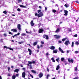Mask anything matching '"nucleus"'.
Segmentation results:
<instances>
[{
    "label": "nucleus",
    "mask_w": 79,
    "mask_h": 79,
    "mask_svg": "<svg viewBox=\"0 0 79 79\" xmlns=\"http://www.w3.org/2000/svg\"><path fill=\"white\" fill-rule=\"evenodd\" d=\"M74 37H77V34H76L74 35Z\"/></svg>",
    "instance_id": "46"
},
{
    "label": "nucleus",
    "mask_w": 79,
    "mask_h": 79,
    "mask_svg": "<svg viewBox=\"0 0 79 79\" xmlns=\"http://www.w3.org/2000/svg\"><path fill=\"white\" fill-rule=\"evenodd\" d=\"M8 49H9L10 50H12V51L13 50V49L12 48H8Z\"/></svg>",
    "instance_id": "34"
},
{
    "label": "nucleus",
    "mask_w": 79,
    "mask_h": 79,
    "mask_svg": "<svg viewBox=\"0 0 79 79\" xmlns=\"http://www.w3.org/2000/svg\"><path fill=\"white\" fill-rule=\"evenodd\" d=\"M40 12H41V10H39L38 12V13H40Z\"/></svg>",
    "instance_id": "50"
},
{
    "label": "nucleus",
    "mask_w": 79,
    "mask_h": 79,
    "mask_svg": "<svg viewBox=\"0 0 79 79\" xmlns=\"http://www.w3.org/2000/svg\"><path fill=\"white\" fill-rule=\"evenodd\" d=\"M49 76H50L49 74H47L46 76V79H48V77H49Z\"/></svg>",
    "instance_id": "24"
},
{
    "label": "nucleus",
    "mask_w": 79,
    "mask_h": 79,
    "mask_svg": "<svg viewBox=\"0 0 79 79\" xmlns=\"http://www.w3.org/2000/svg\"><path fill=\"white\" fill-rule=\"evenodd\" d=\"M22 77H23V78H24V77H25L26 76V73H25V72L22 73Z\"/></svg>",
    "instance_id": "8"
},
{
    "label": "nucleus",
    "mask_w": 79,
    "mask_h": 79,
    "mask_svg": "<svg viewBox=\"0 0 79 79\" xmlns=\"http://www.w3.org/2000/svg\"><path fill=\"white\" fill-rule=\"evenodd\" d=\"M64 12L65 13V14H64V15L65 16H68V12L66 10H64Z\"/></svg>",
    "instance_id": "10"
},
{
    "label": "nucleus",
    "mask_w": 79,
    "mask_h": 79,
    "mask_svg": "<svg viewBox=\"0 0 79 79\" xmlns=\"http://www.w3.org/2000/svg\"><path fill=\"white\" fill-rule=\"evenodd\" d=\"M29 74L30 75V76L31 77H32V78H33V76L30 73H29Z\"/></svg>",
    "instance_id": "40"
},
{
    "label": "nucleus",
    "mask_w": 79,
    "mask_h": 79,
    "mask_svg": "<svg viewBox=\"0 0 79 79\" xmlns=\"http://www.w3.org/2000/svg\"><path fill=\"white\" fill-rule=\"evenodd\" d=\"M3 35L4 36V37H7V34H6V33H4L3 34Z\"/></svg>",
    "instance_id": "28"
},
{
    "label": "nucleus",
    "mask_w": 79,
    "mask_h": 79,
    "mask_svg": "<svg viewBox=\"0 0 79 79\" xmlns=\"http://www.w3.org/2000/svg\"><path fill=\"white\" fill-rule=\"evenodd\" d=\"M3 13L5 14V15H7V12H6V10L4 11L3 12Z\"/></svg>",
    "instance_id": "25"
},
{
    "label": "nucleus",
    "mask_w": 79,
    "mask_h": 79,
    "mask_svg": "<svg viewBox=\"0 0 79 79\" xmlns=\"http://www.w3.org/2000/svg\"><path fill=\"white\" fill-rule=\"evenodd\" d=\"M21 35L22 36H26V34L24 33H22Z\"/></svg>",
    "instance_id": "36"
},
{
    "label": "nucleus",
    "mask_w": 79,
    "mask_h": 79,
    "mask_svg": "<svg viewBox=\"0 0 79 79\" xmlns=\"http://www.w3.org/2000/svg\"><path fill=\"white\" fill-rule=\"evenodd\" d=\"M75 71H77V67H76L75 68Z\"/></svg>",
    "instance_id": "51"
},
{
    "label": "nucleus",
    "mask_w": 79,
    "mask_h": 79,
    "mask_svg": "<svg viewBox=\"0 0 79 79\" xmlns=\"http://www.w3.org/2000/svg\"><path fill=\"white\" fill-rule=\"evenodd\" d=\"M60 68V65L59 64L58 65L57 67L56 68V70L58 71V70Z\"/></svg>",
    "instance_id": "14"
},
{
    "label": "nucleus",
    "mask_w": 79,
    "mask_h": 79,
    "mask_svg": "<svg viewBox=\"0 0 79 79\" xmlns=\"http://www.w3.org/2000/svg\"><path fill=\"white\" fill-rule=\"evenodd\" d=\"M65 6V7H66V8H68V5L66 4H65L64 5Z\"/></svg>",
    "instance_id": "53"
},
{
    "label": "nucleus",
    "mask_w": 79,
    "mask_h": 79,
    "mask_svg": "<svg viewBox=\"0 0 79 79\" xmlns=\"http://www.w3.org/2000/svg\"><path fill=\"white\" fill-rule=\"evenodd\" d=\"M66 38L62 39V42H64V41L66 40Z\"/></svg>",
    "instance_id": "26"
},
{
    "label": "nucleus",
    "mask_w": 79,
    "mask_h": 79,
    "mask_svg": "<svg viewBox=\"0 0 79 79\" xmlns=\"http://www.w3.org/2000/svg\"><path fill=\"white\" fill-rule=\"evenodd\" d=\"M69 29V30L68 31H69V32H71V28H68Z\"/></svg>",
    "instance_id": "55"
},
{
    "label": "nucleus",
    "mask_w": 79,
    "mask_h": 79,
    "mask_svg": "<svg viewBox=\"0 0 79 79\" xmlns=\"http://www.w3.org/2000/svg\"><path fill=\"white\" fill-rule=\"evenodd\" d=\"M64 63L65 64V65H66L67 64H68V63L66 61H64Z\"/></svg>",
    "instance_id": "30"
},
{
    "label": "nucleus",
    "mask_w": 79,
    "mask_h": 79,
    "mask_svg": "<svg viewBox=\"0 0 79 79\" xmlns=\"http://www.w3.org/2000/svg\"><path fill=\"white\" fill-rule=\"evenodd\" d=\"M35 63V61H32V63H33V64H34Z\"/></svg>",
    "instance_id": "60"
},
{
    "label": "nucleus",
    "mask_w": 79,
    "mask_h": 79,
    "mask_svg": "<svg viewBox=\"0 0 79 79\" xmlns=\"http://www.w3.org/2000/svg\"><path fill=\"white\" fill-rule=\"evenodd\" d=\"M58 42H59L60 44H61V41H59Z\"/></svg>",
    "instance_id": "64"
},
{
    "label": "nucleus",
    "mask_w": 79,
    "mask_h": 79,
    "mask_svg": "<svg viewBox=\"0 0 79 79\" xmlns=\"http://www.w3.org/2000/svg\"><path fill=\"white\" fill-rule=\"evenodd\" d=\"M9 34H10L12 35H13V34L11 33V32L10 31L9 32Z\"/></svg>",
    "instance_id": "39"
},
{
    "label": "nucleus",
    "mask_w": 79,
    "mask_h": 79,
    "mask_svg": "<svg viewBox=\"0 0 79 79\" xmlns=\"http://www.w3.org/2000/svg\"><path fill=\"white\" fill-rule=\"evenodd\" d=\"M31 26H33L34 24V21L33 20H31Z\"/></svg>",
    "instance_id": "13"
},
{
    "label": "nucleus",
    "mask_w": 79,
    "mask_h": 79,
    "mask_svg": "<svg viewBox=\"0 0 79 79\" xmlns=\"http://www.w3.org/2000/svg\"><path fill=\"white\" fill-rule=\"evenodd\" d=\"M75 2L77 3H79V2H78V1H76Z\"/></svg>",
    "instance_id": "57"
},
{
    "label": "nucleus",
    "mask_w": 79,
    "mask_h": 79,
    "mask_svg": "<svg viewBox=\"0 0 79 79\" xmlns=\"http://www.w3.org/2000/svg\"><path fill=\"white\" fill-rule=\"evenodd\" d=\"M55 47L53 46H52L49 47L50 49H51V50H55Z\"/></svg>",
    "instance_id": "9"
},
{
    "label": "nucleus",
    "mask_w": 79,
    "mask_h": 79,
    "mask_svg": "<svg viewBox=\"0 0 79 79\" xmlns=\"http://www.w3.org/2000/svg\"><path fill=\"white\" fill-rule=\"evenodd\" d=\"M22 69L23 70V71H25V70H26L25 68H23Z\"/></svg>",
    "instance_id": "62"
},
{
    "label": "nucleus",
    "mask_w": 79,
    "mask_h": 79,
    "mask_svg": "<svg viewBox=\"0 0 79 79\" xmlns=\"http://www.w3.org/2000/svg\"><path fill=\"white\" fill-rule=\"evenodd\" d=\"M28 63H29V64H32V62L31 61H28Z\"/></svg>",
    "instance_id": "38"
},
{
    "label": "nucleus",
    "mask_w": 79,
    "mask_h": 79,
    "mask_svg": "<svg viewBox=\"0 0 79 79\" xmlns=\"http://www.w3.org/2000/svg\"><path fill=\"white\" fill-rule=\"evenodd\" d=\"M21 25L20 24H19L17 25V28L18 29H19V31H21Z\"/></svg>",
    "instance_id": "5"
},
{
    "label": "nucleus",
    "mask_w": 79,
    "mask_h": 79,
    "mask_svg": "<svg viewBox=\"0 0 79 79\" xmlns=\"http://www.w3.org/2000/svg\"><path fill=\"white\" fill-rule=\"evenodd\" d=\"M59 51H61V50H62V49H61V48L59 47Z\"/></svg>",
    "instance_id": "41"
},
{
    "label": "nucleus",
    "mask_w": 79,
    "mask_h": 79,
    "mask_svg": "<svg viewBox=\"0 0 79 79\" xmlns=\"http://www.w3.org/2000/svg\"><path fill=\"white\" fill-rule=\"evenodd\" d=\"M8 71H10V67H8Z\"/></svg>",
    "instance_id": "58"
},
{
    "label": "nucleus",
    "mask_w": 79,
    "mask_h": 79,
    "mask_svg": "<svg viewBox=\"0 0 79 79\" xmlns=\"http://www.w3.org/2000/svg\"><path fill=\"white\" fill-rule=\"evenodd\" d=\"M72 47H74V42H72V45H71Z\"/></svg>",
    "instance_id": "29"
},
{
    "label": "nucleus",
    "mask_w": 79,
    "mask_h": 79,
    "mask_svg": "<svg viewBox=\"0 0 79 79\" xmlns=\"http://www.w3.org/2000/svg\"><path fill=\"white\" fill-rule=\"evenodd\" d=\"M51 60H52V62H53V63H55V60L54 59V58L53 57H52L51 58Z\"/></svg>",
    "instance_id": "20"
},
{
    "label": "nucleus",
    "mask_w": 79,
    "mask_h": 79,
    "mask_svg": "<svg viewBox=\"0 0 79 79\" xmlns=\"http://www.w3.org/2000/svg\"><path fill=\"white\" fill-rule=\"evenodd\" d=\"M37 44V42H35L33 43V46H35Z\"/></svg>",
    "instance_id": "17"
},
{
    "label": "nucleus",
    "mask_w": 79,
    "mask_h": 79,
    "mask_svg": "<svg viewBox=\"0 0 79 79\" xmlns=\"http://www.w3.org/2000/svg\"><path fill=\"white\" fill-rule=\"evenodd\" d=\"M75 44L76 45H78L79 44V42L77 41H76L75 42Z\"/></svg>",
    "instance_id": "21"
},
{
    "label": "nucleus",
    "mask_w": 79,
    "mask_h": 79,
    "mask_svg": "<svg viewBox=\"0 0 79 79\" xmlns=\"http://www.w3.org/2000/svg\"><path fill=\"white\" fill-rule=\"evenodd\" d=\"M28 50L29 52V54L30 55H31L32 54V51H31V49H30V48H28Z\"/></svg>",
    "instance_id": "11"
},
{
    "label": "nucleus",
    "mask_w": 79,
    "mask_h": 79,
    "mask_svg": "<svg viewBox=\"0 0 79 79\" xmlns=\"http://www.w3.org/2000/svg\"><path fill=\"white\" fill-rule=\"evenodd\" d=\"M18 0V2L19 3L20 2H22V0Z\"/></svg>",
    "instance_id": "32"
},
{
    "label": "nucleus",
    "mask_w": 79,
    "mask_h": 79,
    "mask_svg": "<svg viewBox=\"0 0 79 79\" xmlns=\"http://www.w3.org/2000/svg\"><path fill=\"white\" fill-rule=\"evenodd\" d=\"M16 77H18V76H19V74H16Z\"/></svg>",
    "instance_id": "52"
},
{
    "label": "nucleus",
    "mask_w": 79,
    "mask_h": 79,
    "mask_svg": "<svg viewBox=\"0 0 79 79\" xmlns=\"http://www.w3.org/2000/svg\"><path fill=\"white\" fill-rule=\"evenodd\" d=\"M4 48H6L7 49H8V48L6 47V46H4Z\"/></svg>",
    "instance_id": "47"
},
{
    "label": "nucleus",
    "mask_w": 79,
    "mask_h": 79,
    "mask_svg": "<svg viewBox=\"0 0 79 79\" xmlns=\"http://www.w3.org/2000/svg\"><path fill=\"white\" fill-rule=\"evenodd\" d=\"M46 56H48V55H49L48 53V52H47V53H46Z\"/></svg>",
    "instance_id": "56"
},
{
    "label": "nucleus",
    "mask_w": 79,
    "mask_h": 79,
    "mask_svg": "<svg viewBox=\"0 0 79 79\" xmlns=\"http://www.w3.org/2000/svg\"><path fill=\"white\" fill-rule=\"evenodd\" d=\"M43 13L42 12H40V13L38 14V18H40V17H42V16H43Z\"/></svg>",
    "instance_id": "3"
},
{
    "label": "nucleus",
    "mask_w": 79,
    "mask_h": 79,
    "mask_svg": "<svg viewBox=\"0 0 79 79\" xmlns=\"http://www.w3.org/2000/svg\"><path fill=\"white\" fill-rule=\"evenodd\" d=\"M46 40H48V35H44L43 36V39H45V38Z\"/></svg>",
    "instance_id": "1"
},
{
    "label": "nucleus",
    "mask_w": 79,
    "mask_h": 79,
    "mask_svg": "<svg viewBox=\"0 0 79 79\" xmlns=\"http://www.w3.org/2000/svg\"><path fill=\"white\" fill-rule=\"evenodd\" d=\"M23 43V41H22L21 42H18V44H21V43Z\"/></svg>",
    "instance_id": "35"
},
{
    "label": "nucleus",
    "mask_w": 79,
    "mask_h": 79,
    "mask_svg": "<svg viewBox=\"0 0 79 79\" xmlns=\"http://www.w3.org/2000/svg\"><path fill=\"white\" fill-rule=\"evenodd\" d=\"M17 11H21V9H20L18 8L17 9Z\"/></svg>",
    "instance_id": "42"
},
{
    "label": "nucleus",
    "mask_w": 79,
    "mask_h": 79,
    "mask_svg": "<svg viewBox=\"0 0 79 79\" xmlns=\"http://www.w3.org/2000/svg\"><path fill=\"white\" fill-rule=\"evenodd\" d=\"M20 7H22V8H26L27 7L26 6H24L23 5H20L19 6Z\"/></svg>",
    "instance_id": "18"
},
{
    "label": "nucleus",
    "mask_w": 79,
    "mask_h": 79,
    "mask_svg": "<svg viewBox=\"0 0 79 79\" xmlns=\"http://www.w3.org/2000/svg\"><path fill=\"white\" fill-rule=\"evenodd\" d=\"M52 12H53V13H56V10H52Z\"/></svg>",
    "instance_id": "33"
},
{
    "label": "nucleus",
    "mask_w": 79,
    "mask_h": 79,
    "mask_svg": "<svg viewBox=\"0 0 79 79\" xmlns=\"http://www.w3.org/2000/svg\"><path fill=\"white\" fill-rule=\"evenodd\" d=\"M64 44L65 45H68V44H70V43L69 42V41L68 40L67 41H66Z\"/></svg>",
    "instance_id": "6"
},
{
    "label": "nucleus",
    "mask_w": 79,
    "mask_h": 79,
    "mask_svg": "<svg viewBox=\"0 0 79 79\" xmlns=\"http://www.w3.org/2000/svg\"><path fill=\"white\" fill-rule=\"evenodd\" d=\"M53 52L54 53H57V50H53Z\"/></svg>",
    "instance_id": "22"
},
{
    "label": "nucleus",
    "mask_w": 79,
    "mask_h": 79,
    "mask_svg": "<svg viewBox=\"0 0 79 79\" xmlns=\"http://www.w3.org/2000/svg\"><path fill=\"white\" fill-rule=\"evenodd\" d=\"M43 76H44V74L41 73H40L38 75V76L40 78H41V77H42Z\"/></svg>",
    "instance_id": "7"
},
{
    "label": "nucleus",
    "mask_w": 79,
    "mask_h": 79,
    "mask_svg": "<svg viewBox=\"0 0 79 79\" xmlns=\"http://www.w3.org/2000/svg\"><path fill=\"white\" fill-rule=\"evenodd\" d=\"M15 78H16V76L15 75H13L12 77V79H15Z\"/></svg>",
    "instance_id": "23"
},
{
    "label": "nucleus",
    "mask_w": 79,
    "mask_h": 79,
    "mask_svg": "<svg viewBox=\"0 0 79 79\" xmlns=\"http://www.w3.org/2000/svg\"><path fill=\"white\" fill-rule=\"evenodd\" d=\"M11 31L12 32H17V30H16V29H11Z\"/></svg>",
    "instance_id": "12"
},
{
    "label": "nucleus",
    "mask_w": 79,
    "mask_h": 79,
    "mask_svg": "<svg viewBox=\"0 0 79 79\" xmlns=\"http://www.w3.org/2000/svg\"><path fill=\"white\" fill-rule=\"evenodd\" d=\"M54 37L56 39H58L60 38V35H54Z\"/></svg>",
    "instance_id": "2"
},
{
    "label": "nucleus",
    "mask_w": 79,
    "mask_h": 79,
    "mask_svg": "<svg viewBox=\"0 0 79 79\" xmlns=\"http://www.w3.org/2000/svg\"><path fill=\"white\" fill-rule=\"evenodd\" d=\"M60 60V59L59 58H57V59H56V61H57V62H59V60Z\"/></svg>",
    "instance_id": "27"
},
{
    "label": "nucleus",
    "mask_w": 79,
    "mask_h": 79,
    "mask_svg": "<svg viewBox=\"0 0 79 79\" xmlns=\"http://www.w3.org/2000/svg\"><path fill=\"white\" fill-rule=\"evenodd\" d=\"M18 71H19V69H15V70L14 71V72H16V73H18Z\"/></svg>",
    "instance_id": "16"
},
{
    "label": "nucleus",
    "mask_w": 79,
    "mask_h": 79,
    "mask_svg": "<svg viewBox=\"0 0 79 79\" xmlns=\"http://www.w3.org/2000/svg\"><path fill=\"white\" fill-rule=\"evenodd\" d=\"M43 32H44V29L43 28L40 29L38 31V32H39L40 33H43Z\"/></svg>",
    "instance_id": "4"
},
{
    "label": "nucleus",
    "mask_w": 79,
    "mask_h": 79,
    "mask_svg": "<svg viewBox=\"0 0 79 79\" xmlns=\"http://www.w3.org/2000/svg\"><path fill=\"white\" fill-rule=\"evenodd\" d=\"M75 52L76 53H79V52L78 51H76Z\"/></svg>",
    "instance_id": "54"
},
{
    "label": "nucleus",
    "mask_w": 79,
    "mask_h": 79,
    "mask_svg": "<svg viewBox=\"0 0 79 79\" xmlns=\"http://www.w3.org/2000/svg\"><path fill=\"white\" fill-rule=\"evenodd\" d=\"M31 72L32 73H33L34 74H37V72H36V71H35V70H31Z\"/></svg>",
    "instance_id": "15"
},
{
    "label": "nucleus",
    "mask_w": 79,
    "mask_h": 79,
    "mask_svg": "<svg viewBox=\"0 0 79 79\" xmlns=\"http://www.w3.org/2000/svg\"><path fill=\"white\" fill-rule=\"evenodd\" d=\"M41 44H42L43 45H44V42L43 41H41Z\"/></svg>",
    "instance_id": "48"
},
{
    "label": "nucleus",
    "mask_w": 79,
    "mask_h": 79,
    "mask_svg": "<svg viewBox=\"0 0 79 79\" xmlns=\"http://www.w3.org/2000/svg\"><path fill=\"white\" fill-rule=\"evenodd\" d=\"M20 34V33L19 32L18 33V34H17V35H19Z\"/></svg>",
    "instance_id": "63"
},
{
    "label": "nucleus",
    "mask_w": 79,
    "mask_h": 79,
    "mask_svg": "<svg viewBox=\"0 0 79 79\" xmlns=\"http://www.w3.org/2000/svg\"><path fill=\"white\" fill-rule=\"evenodd\" d=\"M37 48H38V49H39V48H40V46H39V45H37Z\"/></svg>",
    "instance_id": "45"
},
{
    "label": "nucleus",
    "mask_w": 79,
    "mask_h": 79,
    "mask_svg": "<svg viewBox=\"0 0 79 79\" xmlns=\"http://www.w3.org/2000/svg\"><path fill=\"white\" fill-rule=\"evenodd\" d=\"M35 15L36 16H37V17H38V14L37 13H36L35 14Z\"/></svg>",
    "instance_id": "43"
},
{
    "label": "nucleus",
    "mask_w": 79,
    "mask_h": 79,
    "mask_svg": "<svg viewBox=\"0 0 79 79\" xmlns=\"http://www.w3.org/2000/svg\"><path fill=\"white\" fill-rule=\"evenodd\" d=\"M0 41L1 42H2V43H3V39H1L0 40Z\"/></svg>",
    "instance_id": "49"
},
{
    "label": "nucleus",
    "mask_w": 79,
    "mask_h": 79,
    "mask_svg": "<svg viewBox=\"0 0 79 79\" xmlns=\"http://www.w3.org/2000/svg\"><path fill=\"white\" fill-rule=\"evenodd\" d=\"M29 66L30 68V69H32V65L30 64Z\"/></svg>",
    "instance_id": "37"
},
{
    "label": "nucleus",
    "mask_w": 79,
    "mask_h": 79,
    "mask_svg": "<svg viewBox=\"0 0 79 79\" xmlns=\"http://www.w3.org/2000/svg\"><path fill=\"white\" fill-rule=\"evenodd\" d=\"M71 63H73V59H71Z\"/></svg>",
    "instance_id": "59"
},
{
    "label": "nucleus",
    "mask_w": 79,
    "mask_h": 79,
    "mask_svg": "<svg viewBox=\"0 0 79 79\" xmlns=\"http://www.w3.org/2000/svg\"><path fill=\"white\" fill-rule=\"evenodd\" d=\"M68 61L69 63H71V60H70V59H68Z\"/></svg>",
    "instance_id": "44"
},
{
    "label": "nucleus",
    "mask_w": 79,
    "mask_h": 79,
    "mask_svg": "<svg viewBox=\"0 0 79 79\" xmlns=\"http://www.w3.org/2000/svg\"><path fill=\"white\" fill-rule=\"evenodd\" d=\"M47 7H45V11H47Z\"/></svg>",
    "instance_id": "61"
},
{
    "label": "nucleus",
    "mask_w": 79,
    "mask_h": 79,
    "mask_svg": "<svg viewBox=\"0 0 79 79\" xmlns=\"http://www.w3.org/2000/svg\"><path fill=\"white\" fill-rule=\"evenodd\" d=\"M64 60V58L62 57L61 59V61H63Z\"/></svg>",
    "instance_id": "31"
},
{
    "label": "nucleus",
    "mask_w": 79,
    "mask_h": 79,
    "mask_svg": "<svg viewBox=\"0 0 79 79\" xmlns=\"http://www.w3.org/2000/svg\"><path fill=\"white\" fill-rule=\"evenodd\" d=\"M60 31V28H57L55 31V32H59Z\"/></svg>",
    "instance_id": "19"
}]
</instances>
